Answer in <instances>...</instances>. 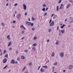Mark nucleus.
<instances>
[{
    "instance_id": "1",
    "label": "nucleus",
    "mask_w": 73,
    "mask_h": 73,
    "mask_svg": "<svg viewBox=\"0 0 73 73\" xmlns=\"http://www.w3.org/2000/svg\"><path fill=\"white\" fill-rule=\"evenodd\" d=\"M7 61V58H5L3 60V62L4 64L6 63Z\"/></svg>"
},
{
    "instance_id": "2",
    "label": "nucleus",
    "mask_w": 73,
    "mask_h": 73,
    "mask_svg": "<svg viewBox=\"0 0 73 73\" xmlns=\"http://www.w3.org/2000/svg\"><path fill=\"white\" fill-rule=\"evenodd\" d=\"M31 23H32L31 22H26V24H27V25H31Z\"/></svg>"
},
{
    "instance_id": "3",
    "label": "nucleus",
    "mask_w": 73,
    "mask_h": 73,
    "mask_svg": "<svg viewBox=\"0 0 73 73\" xmlns=\"http://www.w3.org/2000/svg\"><path fill=\"white\" fill-rule=\"evenodd\" d=\"M23 8L24 10H26L27 9V6H26V5L24 4L23 5Z\"/></svg>"
},
{
    "instance_id": "4",
    "label": "nucleus",
    "mask_w": 73,
    "mask_h": 73,
    "mask_svg": "<svg viewBox=\"0 0 73 73\" xmlns=\"http://www.w3.org/2000/svg\"><path fill=\"white\" fill-rule=\"evenodd\" d=\"M11 63L12 64H14L15 63V60L13 59L11 61Z\"/></svg>"
},
{
    "instance_id": "5",
    "label": "nucleus",
    "mask_w": 73,
    "mask_h": 73,
    "mask_svg": "<svg viewBox=\"0 0 73 73\" xmlns=\"http://www.w3.org/2000/svg\"><path fill=\"white\" fill-rule=\"evenodd\" d=\"M54 25V21L52 22L50 25V27H51V26H53Z\"/></svg>"
},
{
    "instance_id": "6",
    "label": "nucleus",
    "mask_w": 73,
    "mask_h": 73,
    "mask_svg": "<svg viewBox=\"0 0 73 73\" xmlns=\"http://www.w3.org/2000/svg\"><path fill=\"white\" fill-rule=\"evenodd\" d=\"M60 56L61 57H62L64 56V53L63 52H61L60 54Z\"/></svg>"
},
{
    "instance_id": "7",
    "label": "nucleus",
    "mask_w": 73,
    "mask_h": 73,
    "mask_svg": "<svg viewBox=\"0 0 73 73\" xmlns=\"http://www.w3.org/2000/svg\"><path fill=\"white\" fill-rule=\"evenodd\" d=\"M73 66H72V65H70L69 66L68 68L69 69H72V68H73Z\"/></svg>"
},
{
    "instance_id": "8",
    "label": "nucleus",
    "mask_w": 73,
    "mask_h": 73,
    "mask_svg": "<svg viewBox=\"0 0 73 73\" xmlns=\"http://www.w3.org/2000/svg\"><path fill=\"white\" fill-rule=\"evenodd\" d=\"M21 28H23V29H24V30H25V29H26L25 28V27H24V26L23 25H21Z\"/></svg>"
},
{
    "instance_id": "9",
    "label": "nucleus",
    "mask_w": 73,
    "mask_h": 73,
    "mask_svg": "<svg viewBox=\"0 0 73 73\" xmlns=\"http://www.w3.org/2000/svg\"><path fill=\"white\" fill-rule=\"evenodd\" d=\"M40 71L41 72H45V70H44L42 68H41L40 69Z\"/></svg>"
},
{
    "instance_id": "10",
    "label": "nucleus",
    "mask_w": 73,
    "mask_h": 73,
    "mask_svg": "<svg viewBox=\"0 0 73 73\" xmlns=\"http://www.w3.org/2000/svg\"><path fill=\"white\" fill-rule=\"evenodd\" d=\"M60 32H61V33H65V31L63 30H61Z\"/></svg>"
},
{
    "instance_id": "11",
    "label": "nucleus",
    "mask_w": 73,
    "mask_h": 73,
    "mask_svg": "<svg viewBox=\"0 0 73 73\" xmlns=\"http://www.w3.org/2000/svg\"><path fill=\"white\" fill-rule=\"evenodd\" d=\"M65 26V25H63L62 26L60 27L62 29H63V28Z\"/></svg>"
},
{
    "instance_id": "12",
    "label": "nucleus",
    "mask_w": 73,
    "mask_h": 73,
    "mask_svg": "<svg viewBox=\"0 0 73 73\" xmlns=\"http://www.w3.org/2000/svg\"><path fill=\"white\" fill-rule=\"evenodd\" d=\"M7 38H8L9 40H11V39H10V35H9L7 37Z\"/></svg>"
},
{
    "instance_id": "13",
    "label": "nucleus",
    "mask_w": 73,
    "mask_h": 73,
    "mask_svg": "<svg viewBox=\"0 0 73 73\" xmlns=\"http://www.w3.org/2000/svg\"><path fill=\"white\" fill-rule=\"evenodd\" d=\"M20 16H21V14H19L17 17V19H19L20 17Z\"/></svg>"
},
{
    "instance_id": "14",
    "label": "nucleus",
    "mask_w": 73,
    "mask_h": 73,
    "mask_svg": "<svg viewBox=\"0 0 73 73\" xmlns=\"http://www.w3.org/2000/svg\"><path fill=\"white\" fill-rule=\"evenodd\" d=\"M59 9V6H57L56 7V11H58V9Z\"/></svg>"
},
{
    "instance_id": "15",
    "label": "nucleus",
    "mask_w": 73,
    "mask_h": 73,
    "mask_svg": "<svg viewBox=\"0 0 73 73\" xmlns=\"http://www.w3.org/2000/svg\"><path fill=\"white\" fill-rule=\"evenodd\" d=\"M35 49L36 48H35V47H33V48H32V50H33L34 51H35Z\"/></svg>"
},
{
    "instance_id": "16",
    "label": "nucleus",
    "mask_w": 73,
    "mask_h": 73,
    "mask_svg": "<svg viewBox=\"0 0 73 73\" xmlns=\"http://www.w3.org/2000/svg\"><path fill=\"white\" fill-rule=\"evenodd\" d=\"M21 58L22 59H25V57L24 56H21Z\"/></svg>"
},
{
    "instance_id": "17",
    "label": "nucleus",
    "mask_w": 73,
    "mask_h": 73,
    "mask_svg": "<svg viewBox=\"0 0 73 73\" xmlns=\"http://www.w3.org/2000/svg\"><path fill=\"white\" fill-rule=\"evenodd\" d=\"M58 44V40H56V45H57Z\"/></svg>"
},
{
    "instance_id": "18",
    "label": "nucleus",
    "mask_w": 73,
    "mask_h": 73,
    "mask_svg": "<svg viewBox=\"0 0 73 73\" xmlns=\"http://www.w3.org/2000/svg\"><path fill=\"white\" fill-rule=\"evenodd\" d=\"M54 56V52H53L52 55V57H53Z\"/></svg>"
},
{
    "instance_id": "19",
    "label": "nucleus",
    "mask_w": 73,
    "mask_h": 73,
    "mask_svg": "<svg viewBox=\"0 0 73 73\" xmlns=\"http://www.w3.org/2000/svg\"><path fill=\"white\" fill-rule=\"evenodd\" d=\"M57 62H56L54 64V65H57Z\"/></svg>"
},
{
    "instance_id": "20",
    "label": "nucleus",
    "mask_w": 73,
    "mask_h": 73,
    "mask_svg": "<svg viewBox=\"0 0 73 73\" xmlns=\"http://www.w3.org/2000/svg\"><path fill=\"white\" fill-rule=\"evenodd\" d=\"M43 67H44V68H48V66H47L46 65L44 66Z\"/></svg>"
},
{
    "instance_id": "21",
    "label": "nucleus",
    "mask_w": 73,
    "mask_h": 73,
    "mask_svg": "<svg viewBox=\"0 0 73 73\" xmlns=\"http://www.w3.org/2000/svg\"><path fill=\"white\" fill-rule=\"evenodd\" d=\"M8 54H6L5 56V57H6V58H7L8 57Z\"/></svg>"
},
{
    "instance_id": "22",
    "label": "nucleus",
    "mask_w": 73,
    "mask_h": 73,
    "mask_svg": "<svg viewBox=\"0 0 73 73\" xmlns=\"http://www.w3.org/2000/svg\"><path fill=\"white\" fill-rule=\"evenodd\" d=\"M6 52H7V50H4L3 52V54H5V53H6Z\"/></svg>"
},
{
    "instance_id": "23",
    "label": "nucleus",
    "mask_w": 73,
    "mask_h": 73,
    "mask_svg": "<svg viewBox=\"0 0 73 73\" xmlns=\"http://www.w3.org/2000/svg\"><path fill=\"white\" fill-rule=\"evenodd\" d=\"M32 65V63L30 62L29 63V66H31Z\"/></svg>"
},
{
    "instance_id": "24",
    "label": "nucleus",
    "mask_w": 73,
    "mask_h": 73,
    "mask_svg": "<svg viewBox=\"0 0 73 73\" xmlns=\"http://www.w3.org/2000/svg\"><path fill=\"white\" fill-rule=\"evenodd\" d=\"M46 15H47V13H45L44 15V16H46Z\"/></svg>"
},
{
    "instance_id": "25",
    "label": "nucleus",
    "mask_w": 73,
    "mask_h": 73,
    "mask_svg": "<svg viewBox=\"0 0 73 73\" xmlns=\"http://www.w3.org/2000/svg\"><path fill=\"white\" fill-rule=\"evenodd\" d=\"M43 7H46V5H45V4H44L43 5Z\"/></svg>"
},
{
    "instance_id": "26",
    "label": "nucleus",
    "mask_w": 73,
    "mask_h": 73,
    "mask_svg": "<svg viewBox=\"0 0 73 73\" xmlns=\"http://www.w3.org/2000/svg\"><path fill=\"white\" fill-rule=\"evenodd\" d=\"M42 11H45V8H44L42 9Z\"/></svg>"
},
{
    "instance_id": "27",
    "label": "nucleus",
    "mask_w": 73,
    "mask_h": 73,
    "mask_svg": "<svg viewBox=\"0 0 73 73\" xmlns=\"http://www.w3.org/2000/svg\"><path fill=\"white\" fill-rule=\"evenodd\" d=\"M33 38H34V40H35L36 39H37V37H36V36H35Z\"/></svg>"
},
{
    "instance_id": "28",
    "label": "nucleus",
    "mask_w": 73,
    "mask_h": 73,
    "mask_svg": "<svg viewBox=\"0 0 73 73\" xmlns=\"http://www.w3.org/2000/svg\"><path fill=\"white\" fill-rule=\"evenodd\" d=\"M32 21H34V20H35V18H33V17H32Z\"/></svg>"
},
{
    "instance_id": "29",
    "label": "nucleus",
    "mask_w": 73,
    "mask_h": 73,
    "mask_svg": "<svg viewBox=\"0 0 73 73\" xmlns=\"http://www.w3.org/2000/svg\"><path fill=\"white\" fill-rule=\"evenodd\" d=\"M51 31H52V29H49V30H48V32H51Z\"/></svg>"
},
{
    "instance_id": "30",
    "label": "nucleus",
    "mask_w": 73,
    "mask_h": 73,
    "mask_svg": "<svg viewBox=\"0 0 73 73\" xmlns=\"http://www.w3.org/2000/svg\"><path fill=\"white\" fill-rule=\"evenodd\" d=\"M1 25H2L4 27V23H2L1 24Z\"/></svg>"
},
{
    "instance_id": "31",
    "label": "nucleus",
    "mask_w": 73,
    "mask_h": 73,
    "mask_svg": "<svg viewBox=\"0 0 73 73\" xmlns=\"http://www.w3.org/2000/svg\"><path fill=\"white\" fill-rule=\"evenodd\" d=\"M36 44L35 43L33 45V46H36Z\"/></svg>"
},
{
    "instance_id": "32",
    "label": "nucleus",
    "mask_w": 73,
    "mask_h": 73,
    "mask_svg": "<svg viewBox=\"0 0 73 73\" xmlns=\"http://www.w3.org/2000/svg\"><path fill=\"white\" fill-rule=\"evenodd\" d=\"M7 66H8V65H7L4 68H3V69H5V68H7Z\"/></svg>"
},
{
    "instance_id": "33",
    "label": "nucleus",
    "mask_w": 73,
    "mask_h": 73,
    "mask_svg": "<svg viewBox=\"0 0 73 73\" xmlns=\"http://www.w3.org/2000/svg\"><path fill=\"white\" fill-rule=\"evenodd\" d=\"M70 5H70V3H69V4H68L67 6H68V7H70Z\"/></svg>"
},
{
    "instance_id": "34",
    "label": "nucleus",
    "mask_w": 73,
    "mask_h": 73,
    "mask_svg": "<svg viewBox=\"0 0 73 73\" xmlns=\"http://www.w3.org/2000/svg\"><path fill=\"white\" fill-rule=\"evenodd\" d=\"M62 6H60L59 8L60 9H62Z\"/></svg>"
},
{
    "instance_id": "35",
    "label": "nucleus",
    "mask_w": 73,
    "mask_h": 73,
    "mask_svg": "<svg viewBox=\"0 0 73 73\" xmlns=\"http://www.w3.org/2000/svg\"><path fill=\"white\" fill-rule=\"evenodd\" d=\"M61 1H62V0H59V1L58 2V3H61Z\"/></svg>"
},
{
    "instance_id": "36",
    "label": "nucleus",
    "mask_w": 73,
    "mask_h": 73,
    "mask_svg": "<svg viewBox=\"0 0 73 73\" xmlns=\"http://www.w3.org/2000/svg\"><path fill=\"white\" fill-rule=\"evenodd\" d=\"M31 26L32 27L33 26V23H31Z\"/></svg>"
},
{
    "instance_id": "37",
    "label": "nucleus",
    "mask_w": 73,
    "mask_h": 73,
    "mask_svg": "<svg viewBox=\"0 0 73 73\" xmlns=\"http://www.w3.org/2000/svg\"><path fill=\"white\" fill-rule=\"evenodd\" d=\"M51 22H52V20H50L49 21V23L50 24Z\"/></svg>"
},
{
    "instance_id": "38",
    "label": "nucleus",
    "mask_w": 73,
    "mask_h": 73,
    "mask_svg": "<svg viewBox=\"0 0 73 73\" xmlns=\"http://www.w3.org/2000/svg\"><path fill=\"white\" fill-rule=\"evenodd\" d=\"M26 68V67H25L24 68H23V69L22 70H24L25 69V68Z\"/></svg>"
},
{
    "instance_id": "39",
    "label": "nucleus",
    "mask_w": 73,
    "mask_h": 73,
    "mask_svg": "<svg viewBox=\"0 0 73 73\" xmlns=\"http://www.w3.org/2000/svg\"><path fill=\"white\" fill-rule=\"evenodd\" d=\"M72 17H70V20H72Z\"/></svg>"
},
{
    "instance_id": "40",
    "label": "nucleus",
    "mask_w": 73,
    "mask_h": 73,
    "mask_svg": "<svg viewBox=\"0 0 73 73\" xmlns=\"http://www.w3.org/2000/svg\"><path fill=\"white\" fill-rule=\"evenodd\" d=\"M19 60H20V58H17V61H19Z\"/></svg>"
},
{
    "instance_id": "41",
    "label": "nucleus",
    "mask_w": 73,
    "mask_h": 73,
    "mask_svg": "<svg viewBox=\"0 0 73 73\" xmlns=\"http://www.w3.org/2000/svg\"><path fill=\"white\" fill-rule=\"evenodd\" d=\"M13 23H14V24H15V23H16V21H13Z\"/></svg>"
},
{
    "instance_id": "42",
    "label": "nucleus",
    "mask_w": 73,
    "mask_h": 73,
    "mask_svg": "<svg viewBox=\"0 0 73 73\" xmlns=\"http://www.w3.org/2000/svg\"><path fill=\"white\" fill-rule=\"evenodd\" d=\"M17 5V3H15L14 5V6H16Z\"/></svg>"
},
{
    "instance_id": "43",
    "label": "nucleus",
    "mask_w": 73,
    "mask_h": 73,
    "mask_svg": "<svg viewBox=\"0 0 73 73\" xmlns=\"http://www.w3.org/2000/svg\"><path fill=\"white\" fill-rule=\"evenodd\" d=\"M24 32H24V31H23L22 32V34H24Z\"/></svg>"
},
{
    "instance_id": "44",
    "label": "nucleus",
    "mask_w": 73,
    "mask_h": 73,
    "mask_svg": "<svg viewBox=\"0 0 73 73\" xmlns=\"http://www.w3.org/2000/svg\"><path fill=\"white\" fill-rule=\"evenodd\" d=\"M48 8H46V11H48Z\"/></svg>"
},
{
    "instance_id": "45",
    "label": "nucleus",
    "mask_w": 73,
    "mask_h": 73,
    "mask_svg": "<svg viewBox=\"0 0 73 73\" xmlns=\"http://www.w3.org/2000/svg\"><path fill=\"white\" fill-rule=\"evenodd\" d=\"M32 30H33V31H34V30H35V28H34L33 29H32Z\"/></svg>"
},
{
    "instance_id": "46",
    "label": "nucleus",
    "mask_w": 73,
    "mask_h": 73,
    "mask_svg": "<svg viewBox=\"0 0 73 73\" xmlns=\"http://www.w3.org/2000/svg\"><path fill=\"white\" fill-rule=\"evenodd\" d=\"M71 22H72L70 23H73V19L72 18V21H71Z\"/></svg>"
},
{
    "instance_id": "47",
    "label": "nucleus",
    "mask_w": 73,
    "mask_h": 73,
    "mask_svg": "<svg viewBox=\"0 0 73 73\" xmlns=\"http://www.w3.org/2000/svg\"><path fill=\"white\" fill-rule=\"evenodd\" d=\"M11 42H10L9 43V45H11Z\"/></svg>"
},
{
    "instance_id": "48",
    "label": "nucleus",
    "mask_w": 73,
    "mask_h": 73,
    "mask_svg": "<svg viewBox=\"0 0 73 73\" xmlns=\"http://www.w3.org/2000/svg\"><path fill=\"white\" fill-rule=\"evenodd\" d=\"M54 14H52V15H51V17H53V16H54Z\"/></svg>"
},
{
    "instance_id": "49",
    "label": "nucleus",
    "mask_w": 73,
    "mask_h": 73,
    "mask_svg": "<svg viewBox=\"0 0 73 73\" xmlns=\"http://www.w3.org/2000/svg\"><path fill=\"white\" fill-rule=\"evenodd\" d=\"M40 67H41V66H39V67H38V69H40Z\"/></svg>"
},
{
    "instance_id": "50",
    "label": "nucleus",
    "mask_w": 73,
    "mask_h": 73,
    "mask_svg": "<svg viewBox=\"0 0 73 73\" xmlns=\"http://www.w3.org/2000/svg\"><path fill=\"white\" fill-rule=\"evenodd\" d=\"M25 52H28V50H25Z\"/></svg>"
},
{
    "instance_id": "51",
    "label": "nucleus",
    "mask_w": 73,
    "mask_h": 73,
    "mask_svg": "<svg viewBox=\"0 0 73 73\" xmlns=\"http://www.w3.org/2000/svg\"><path fill=\"white\" fill-rule=\"evenodd\" d=\"M27 12H26V13L25 14V16H26V15H27Z\"/></svg>"
},
{
    "instance_id": "52",
    "label": "nucleus",
    "mask_w": 73,
    "mask_h": 73,
    "mask_svg": "<svg viewBox=\"0 0 73 73\" xmlns=\"http://www.w3.org/2000/svg\"><path fill=\"white\" fill-rule=\"evenodd\" d=\"M58 28H59V26H58V27H57V30H58Z\"/></svg>"
},
{
    "instance_id": "53",
    "label": "nucleus",
    "mask_w": 73,
    "mask_h": 73,
    "mask_svg": "<svg viewBox=\"0 0 73 73\" xmlns=\"http://www.w3.org/2000/svg\"><path fill=\"white\" fill-rule=\"evenodd\" d=\"M63 5H64V4H61V7H62V6H63Z\"/></svg>"
},
{
    "instance_id": "54",
    "label": "nucleus",
    "mask_w": 73,
    "mask_h": 73,
    "mask_svg": "<svg viewBox=\"0 0 73 73\" xmlns=\"http://www.w3.org/2000/svg\"><path fill=\"white\" fill-rule=\"evenodd\" d=\"M17 13V11H15V14H16Z\"/></svg>"
},
{
    "instance_id": "55",
    "label": "nucleus",
    "mask_w": 73,
    "mask_h": 73,
    "mask_svg": "<svg viewBox=\"0 0 73 73\" xmlns=\"http://www.w3.org/2000/svg\"><path fill=\"white\" fill-rule=\"evenodd\" d=\"M16 53H18V51H16Z\"/></svg>"
},
{
    "instance_id": "56",
    "label": "nucleus",
    "mask_w": 73,
    "mask_h": 73,
    "mask_svg": "<svg viewBox=\"0 0 73 73\" xmlns=\"http://www.w3.org/2000/svg\"><path fill=\"white\" fill-rule=\"evenodd\" d=\"M70 1L71 3H73V1H72L70 0Z\"/></svg>"
},
{
    "instance_id": "57",
    "label": "nucleus",
    "mask_w": 73,
    "mask_h": 73,
    "mask_svg": "<svg viewBox=\"0 0 73 73\" xmlns=\"http://www.w3.org/2000/svg\"><path fill=\"white\" fill-rule=\"evenodd\" d=\"M25 38V37H23L21 38V40H23V39H24V38Z\"/></svg>"
},
{
    "instance_id": "58",
    "label": "nucleus",
    "mask_w": 73,
    "mask_h": 73,
    "mask_svg": "<svg viewBox=\"0 0 73 73\" xmlns=\"http://www.w3.org/2000/svg\"><path fill=\"white\" fill-rule=\"evenodd\" d=\"M2 55H3V53H1L0 55V56H2Z\"/></svg>"
},
{
    "instance_id": "59",
    "label": "nucleus",
    "mask_w": 73,
    "mask_h": 73,
    "mask_svg": "<svg viewBox=\"0 0 73 73\" xmlns=\"http://www.w3.org/2000/svg\"><path fill=\"white\" fill-rule=\"evenodd\" d=\"M12 48H10L9 49V50H12Z\"/></svg>"
},
{
    "instance_id": "60",
    "label": "nucleus",
    "mask_w": 73,
    "mask_h": 73,
    "mask_svg": "<svg viewBox=\"0 0 73 73\" xmlns=\"http://www.w3.org/2000/svg\"><path fill=\"white\" fill-rule=\"evenodd\" d=\"M67 21V19H66L65 20V21L66 22V21Z\"/></svg>"
},
{
    "instance_id": "61",
    "label": "nucleus",
    "mask_w": 73,
    "mask_h": 73,
    "mask_svg": "<svg viewBox=\"0 0 73 73\" xmlns=\"http://www.w3.org/2000/svg\"><path fill=\"white\" fill-rule=\"evenodd\" d=\"M68 27L69 28L70 27V25H68Z\"/></svg>"
},
{
    "instance_id": "62",
    "label": "nucleus",
    "mask_w": 73,
    "mask_h": 73,
    "mask_svg": "<svg viewBox=\"0 0 73 73\" xmlns=\"http://www.w3.org/2000/svg\"><path fill=\"white\" fill-rule=\"evenodd\" d=\"M69 7L67 6L66 8H67V9H68V8H69Z\"/></svg>"
},
{
    "instance_id": "63",
    "label": "nucleus",
    "mask_w": 73,
    "mask_h": 73,
    "mask_svg": "<svg viewBox=\"0 0 73 73\" xmlns=\"http://www.w3.org/2000/svg\"><path fill=\"white\" fill-rule=\"evenodd\" d=\"M18 62L17 61H16L15 62V64H17Z\"/></svg>"
},
{
    "instance_id": "64",
    "label": "nucleus",
    "mask_w": 73,
    "mask_h": 73,
    "mask_svg": "<svg viewBox=\"0 0 73 73\" xmlns=\"http://www.w3.org/2000/svg\"><path fill=\"white\" fill-rule=\"evenodd\" d=\"M28 19L29 21H30V18H28Z\"/></svg>"
}]
</instances>
